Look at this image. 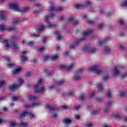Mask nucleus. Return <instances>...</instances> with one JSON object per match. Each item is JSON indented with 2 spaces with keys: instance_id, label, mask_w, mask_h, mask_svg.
Returning a JSON list of instances; mask_svg holds the SVG:
<instances>
[{
  "instance_id": "nucleus-16",
  "label": "nucleus",
  "mask_w": 127,
  "mask_h": 127,
  "mask_svg": "<svg viewBox=\"0 0 127 127\" xmlns=\"http://www.w3.org/2000/svg\"><path fill=\"white\" fill-rule=\"evenodd\" d=\"M94 32V30L90 29L86 32H84L83 33V36L85 37V36H87V35H89V34H91V33H93Z\"/></svg>"
},
{
  "instance_id": "nucleus-60",
  "label": "nucleus",
  "mask_w": 127,
  "mask_h": 127,
  "mask_svg": "<svg viewBox=\"0 0 127 127\" xmlns=\"http://www.w3.org/2000/svg\"><path fill=\"white\" fill-rule=\"evenodd\" d=\"M74 110H78L79 109H80V105H75L73 107Z\"/></svg>"
},
{
  "instance_id": "nucleus-15",
  "label": "nucleus",
  "mask_w": 127,
  "mask_h": 127,
  "mask_svg": "<svg viewBox=\"0 0 127 127\" xmlns=\"http://www.w3.org/2000/svg\"><path fill=\"white\" fill-rule=\"evenodd\" d=\"M7 17V16L3 13V12H0V20H4Z\"/></svg>"
},
{
  "instance_id": "nucleus-31",
  "label": "nucleus",
  "mask_w": 127,
  "mask_h": 127,
  "mask_svg": "<svg viewBox=\"0 0 127 127\" xmlns=\"http://www.w3.org/2000/svg\"><path fill=\"white\" fill-rule=\"evenodd\" d=\"M98 91L99 92H102L103 91V85L100 83L98 85Z\"/></svg>"
},
{
  "instance_id": "nucleus-45",
  "label": "nucleus",
  "mask_w": 127,
  "mask_h": 127,
  "mask_svg": "<svg viewBox=\"0 0 127 127\" xmlns=\"http://www.w3.org/2000/svg\"><path fill=\"white\" fill-rule=\"evenodd\" d=\"M74 118L75 120H77V121H79L80 119H81V117H80V115L79 114H76L74 116Z\"/></svg>"
},
{
  "instance_id": "nucleus-34",
  "label": "nucleus",
  "mask_w": 127,
  "mask_h": 127,
  "mask_svg": "<svg viewBox=\"0 0 127 127\" xmlns=\"http://www.w3.org/2000/svg\"><path fill=\"white\" fill-rule=\"evenodd\" d=\"M87 23H88V24H90V25H93V24L95 23V21H94L93 20L88 19L87 20Z\"/></svg>"
},
{
  "instance_id": "nucleus-51",
  "label": "nucleus",
  "mask_w": 127,
  "mask_h": 127,
  "mask_svg": "<svg viewBox=\"0 0 127 127\" xmlns=\"http://www.w3.org/2000/svg\"><path fill=\"white\" fill-rule=\"evenodd\" d=\"M28 116L30 117V118H34V117H35V116L34 115H33V114H32V113H29V112H28Z\"/></svg>"
},
{
  "instance_id": "nucleus-61",
  "label": "nucleus",
  "mask_w": 127,
  "mask_h": 127,
  "mask_svg": "<svg viewBox=\"0 0 127 127\" xmlns=\"http://www.w3.org/2000/svg\"><path fill=\"white\" fill-rule=\"evenodd\" d=\"M19 21V19L16 18L14 20L13 22L14 23H18Z\"/></svg>"
},
{
  "instance_id": "nucleus-24",
  "label": "nucleus",
  "mask_w": 127,
  "mask_h": 127,
  "mask_svg": "<svg viewBox=\"0 0 127 127\" xmlns=\"http://www.w3.org/2000/svg\"><path fill=\"white\" fill-rule=\"evenodd\" d=\"M110 52H111V49L108 47L105 48L104 50L105 54H110Z\"/></svg>"
},
{
  "instance_id": "nucleus-10",
  "label": "nucleus",
  "mask_w": 127,
  "mask_h": 127,
  "mask_svg": "<svg viewBox=\"0 0 127 127\" xmlns=\"http://www.w3.org/2000/svg\"><path fill=\"white\" fill-rule=\"evenodd\" d=\"M74 67V64H72L69 66H65L63 64H61L60 65V69H64V70H66L67 71H69V70H71V69H73Z\"/></svg>"
},
{
  "instance_id": "nucleus-55",
  "label": "nucleus",
  "mask_w": 127,
  "mask_h": 127,
  "mask_svg": "<svg viewBox=\"0 0 127 127\" xmlns=\"http://www.w3.org/2000/svg\"><path fill=\"white\" fill-rule=\"evenodd\" d=\"M57 57H58V56H57V55L54 56H52L51 57V60H56V59H57Z\"/></svg>"
},
{
  "instance_id": "nucleus-12",
  "label": "nucleus",
  "mask_w": 127,
  "mask_h": 127,
  "mask_svg": "<svg viewBox=\"0 0 127 127\" xmlns=\"http://www.w3.org/2000/svg\"><path fill=\"white\" fill-rule=\"evenodd\" d=\"M106 107L103 109L104 113H108L112 107V102H109L106 103Z\"/></svg>"
},
{
  "instance_id": "nucleus-41",
  "label": "nucleus",
  "mask_w": 127,
  "mask_h": 127,
  "mask_svg": "<svg viewBox=\"0 0 127 127\" xmlns=\"http://www.w3.org/2000/svg\"><path fill=\"white\" fill-rule=\"evenodd\" d=\"M20 125L22 127H27L28 124L26 123L21 122Z\"/></svg>"
},
{
  "instance_id": "nucleus-29",
  "label": "nucleus",
  "mask_w": 127,
  "mask_h": 127,
  "mask_svg": "<svg viewBox=\"0 0 127 127\" xmlns=\"http://www.w3.org/2000/svg\"><path fill=\"white\" fill-rule=\"evenodd\" d=\"M75 8H77V9H80V8H83L84 6L81 4H76L74 6Z\"/></svg>"
},
{
  "instance_id": "nucleus-40",
  "label": "nucleus",
  "mask_w": 127,
  "mask_h": 127,
  "mask_svg": "<svg viewBox=\"0 0 127 127\" xmlns=\"http://www.w3.org/2000/svg\"><path fill=\"white\" fill-rule=\"evenodd\" d=\"M7 66L8 68H13L15 66V64H7Z\"/></svg>"
},
{
  "instance_id": "nucleus-49",
  "label": "nucleus",
  "mask_w": 127,
  "mask_h": 127,
  "mask_svg": "<svg viewBox=\"0 0 127 127\" xmlns=\"http://www.w3.org/2000/svg\"><path fill=\"white\" fill-rule=\"evenodd\" d=\"M61 108L62 109V110H67V109H68V106L65 105L62 106Z\"/></svg>"
},
{
  "instance_id": "nucleus-23",
  "label": "nucleus",
  "mask_w": 127,
  "mask_h": 127,
  "mask_svg": "<svg viewBox=\"0 0 127 127\" xmlns=\"http://www.w3.org/2000/svg\"><path fill=\"white\" fill-rule=\"evenodd\" d=\"M21 67H18V68L14 70L13 71V74H17L18 73H19V72H20V71H21Z\"/></svg>"
},
{
  "instance_id": "nucleus-5",
  "label": "nucleus",
  "mask_w": 127,
  "mask_h": 127,
  "mask_svg": "<svg viewBox=\"0 0 127 127\" xmlns=\"http://www.w3.org/2000/svg\"><path fill=\"white\" fill-rule=\"evenodd\" d=\"M4 44H5L6 48H9V47H11L13 50H17L18 49V46L17 45V44L15 43H12L9 45L7 40H5L4 41Z\"/></svg>"
},
{
  "instance_id": "nucleus-62",
  "label": "nucleus",
  "mask_w": 127,
  "mask_h": 127,
  "mask_svg": "<svg viewBox=\"0 0 127 127\" xmlns=\"http://www.w3.org/2000/svg\"><path fill=\"white\" fill-rule=\"evenodd\" d=\"M103 27H104V24H101L98 26V28L100 30L102 29V28H103Z\"/></svg>"
},
{
  "instance_id": "nucleus-53",
  "label": "nucleus",
  "mask_w": 127,
  "mask_h": 127,
  "mask_svg": "<svg viewBox=\"0 0 127 127\" xmlns=\"http://www.w3.org/2000/svg\"><path fill=\"white\" fill-rule=\"evenodd\" d=\"M49 59V56H46L44 57L43 60L44 61H47Z\"/></svg>"
},
{
  "instance_id": "nucleus-63",
  "label": "nucleus",
  "mask_w": 127,
  "mask_h": 127,
  "mask_svg": "<svg viewBox=\"0 0 127 127\" xmlns=\"http://www.w3.org/2000/svg\"><path fill=\"white\" fill-rule=\"evenodd\" d=\"M18 36H13L11 38V39H12L13 40H15V39H17V38H18Z\"/></svg>"
},
{
  "instance_id": "nucleus-56",
  "label": "nucleus",
  "mask_w": 127,
  "mask_h": 127,
  "mask_svg": "<svg viewBox=\"0 0 127 127\" xmlns=\"http://www.w3.org/2000/svg\"><path fill=\"white\" fill-rule=\"evenodd\" d=\"M73 23L74 25H78L79 24V22L77 20H75L73 21Z\"/></svg>"
},
{
  "instance_id": "nucleus-58",
  "label": "nucleus",
  "mask_w": 127,
  "mask_h": 127,
  "mask_svg": "<svg viewBox=\"0 0 127 127\" xmlns=\"http://www.w3.org/2000/svg\"><path fill=\"white\" fill-rule=\"evenodd\" d=\"M5 59L7 61V62H8V63L11 62V60L10 59V58H5Z\"/></svg>"
},
{
  "instance_id": "nucleus-37",
  "label": "nucleus",
  "mask_w": 127,
  "mask_h": 127,
  "mask_svg": "<svg viewBox=\"0 0 127 127\" xmlns=\"http://www.w3.org/2000/svg\"><path fill=\"white\" fill-rule=\"evenodd\" d=\"M5 85V81H2L0 82V88H2V87H4Z\"/></svg>"
},
{
  "instance_id": "nucleus-50",
  "label": "nucleus",
  "mask_w": 127,
  "mask_h": 127,
  "mask_svg": "<svg viewBox=\"0 0 127 127\" xmlns=\"http://www.w3.org/2000/svg\"><path fill=\"white\" fill-rule=\"evenodd\" d=\"M126 77H127V73H123L121 74V78H126Z\"/></svg>"
},
{
  "instance_id": "nucleus-11",
  "label": "nucleus",
  "mask_w": 127,
  "mask_h": 127,
  "mask_svg": "<svg viewBox=\"0 0 127 127\" xmlns=\"http://www.w3.org/2000/svg\"><path fill=\"white\" fill-rule=\"evenodd\" d=\"M16 30V28L15 27L4 28V26H3V25H0V31H2L3 30H7V31H14Z\"/></svg>"
},
{
  "instance_id": "nucleus-6",
  "label": "nucleus",
  "mask_w": 127,
  "mask_h": 127,
  "mask_svg": "<svg viewBox=\"0 0 127 127\" xmlns=\"http://www.w3.org/2000/svg\"><path fill=\"white\" fill-rule=\"evenodd\" d=\"M50 6L49 7L50 12H53L54 11H61L62 8L61 7H56L55 5H53L52 1L49 2Z\"/></svg>"
},
{
  "instance_id": "nucleus-64",
  "label": "nucleus",
  "mask_w": 127,
  "mask_h": 127,
  "mask_svg": "<svg viewBox=\"0 0 127 127\" xmlns=\"http://www.w3.org/2000/svg\"><path fill=\"white\" fill-rule=\"evenodd\" d=\"M119 23L121 25H123L124 24V23H125V22H124V21H123V20H120L119 21Z\"/></svg>"
},
{
  "instance_id": "nucleus-38",
  "label": "nucleus",
  "mask_w": 127,
  "mask_h": 127,
  "mask_svg": "<svg viewBox=\"0 0 127 127\" xmlns=\"http://www.w3.org/2000/svg\"><path fill=\"white\" fill-rule=\"evenodd\" d=\"M52 117L53 118H54L55 119H56L58 118V114H56V113L53 112L52 113Z\"/></svg>"
},
{
  "instance_id": "nucleus-19",
  "label": "nucleus",
  "mask_w": 127,
  "mask_h": 127,
  "mask_svg": "<svg viewBox=\"0 0 127 127\" xmlns=\"http://www.w3.org/2000/svg\"><path fill=\"white\" fill-rule=\"evenodd\" d=\"M55 34L57 35V39L58 40H61L62 39V36H61V34H60V32L59 31H56Z\"/></svg>"
},
{
  "instance_id": "nucleus-2",
  "label": "nucleus",
  "mask_w": 127,
  "mask_h": 127,
  "mask_svg": "<svg viewBox=\"0 0 127 127\" xmlns=\"http://www.w3.org/2000/svg\"><path fill=\"white\" fill-rule=\"evenodd\" d=\"M50 17H52L53 18L55 17V14L52 13L50 15L45 17L44 20L45 22L46 23L47 27H49V28H57V27H58V25L57 24H51V22L49 20V19H50Z\"/></svg>"
},
{
  "instance_id": "nucleus-36",
  "label": "nucleus",
  "mask_w": 127,
  "mask_h": 127,
  "mask_svg": "<svg viewBox=\"0 0 127 127\" xmlns=\"http://www.w3.org/2000/svg\"><path fill=\"white\" fill-rule=\"evenodd\" d=\"M21 59L22 62H25L27 60V58L23 55L21 56Z\"/></svg>"
},
{
  "instance_id": "nucleus-27",
  "label": "nucleus",
  "mask_w": 127,
  "mask_h": 127,
  "mask_svg": "<svg viewBox=\"0 0 127 127\" xmlns=\"http://www.w3.org/2000/svg\"><path fill=\"white\" fill-rule=\"evenodd\" d=\"M38 106H41V103H32V107H38Z\"/></svg>"
},
{
  "instance_id": "nucleus-46",
  "label": "nucleus",
  "mask_w": 127,
  "mask_h": 127,
  "mask_svg": "<svg viewBox=\"0 0 127 127\" xmlns=\"http://www.w3.org/2000/svg\"><path fill=\"white\" fill-rule=\"evenodd\" d=\"M103 80H104V81H105V82L108 81V80H109V75H106V76L103 77Z\"/></svg>"
},
{
  "instance_id": "nucleus-47",
  "label": "nucleus",
  "mask_w": 127,
  "mask_h": 127,
  "mask_svg": "<svg viewBox=\"0 0 127 127\" xmlns=\"http://www.w3.org/2000/svg\"><path fill=\"white\" fill-rule=\"evenodd\" d=\"M46 75L47 76V77H50L51 76H52V71L49 72L48 71L46 72Z\"/></svg>"
},
{
  "instance_id": "nucleus-25",
  "label": "nucleus",
  "mask_w": 127,
  "mask_h": 127,
  "mask_svg": "<svg viewBox=\"0 0 127 127\" xmlns=\"http://www.w3.org/2000/svg\"><path fill=\"white\" fill-rule=\"evenodd\" d=\"M79 100L81 101V102H83V101H84L85 100V95L84 93H82L80 94V96L79 97Z\"/></svg>"
},
{
  "instance_id": "nucleus-43",
  "label": "nucleus",
  "mask_w": 127,
  "mask_h": 127,
  "mask_svg": "<svg viewBox=\"0 0 127 127\" xmlns=\"http://www.w3.org/2000/svg\"><path fill=\"white\" fill-rule=\"evenodd\" d=\"M41 11H43V9L35 10H34V13H39V12H41Z\"/></svg>"
},
{
  "instance_id": "nucleus-26",
  "label": "nucleus",
  "mask_w": 127,
  "mask_h": 127,
  "mask_svg": "<svg viewBox=\"0 0 127 127\" xmlns=\"http://www.w3.org/2000/svg\"><path fill=\"white\" fill-rule=\"evenodd\" d=\"M120 96L121 98H125L127 94H126V92L125 91H121L120 92Z\"/></svg>"
},
{
  "instance_id": "nucleus-54",
  "label": "nucleus",
  "mask_w": 127,
  "mask_h": 127,
  "mask_svg": "<svg viewBox=\"0 0 127 127\" xmlns=\"http://www.w3.org/2000/svg\"><path fill=\"white\" fill-rule=\"evenodd\" d=\"M31 37H33L35 38H36L37 37H39V35L35 34H33L31 35Z\"/></svg>"
},
{
  "instance_id": "nucleus-39",
  "label": "nucleus",
  "mask_w": 127,
  "mask_h": 127,
  "mask_svg": "<svg viewBox=\"0 0 127 127\" xmlns=\"http://www.w3.org/2000/svg\"><path fill=\"white\" fill-rule=\"evenodd\" d=\"M34 44V42L30 41L26 43L27 46H32Z\"/></svg>"
},
{
  "instance_id": "nucleus-33",
  "label": "nucleus",
  "mask_w": 127,
  "mask_h": 127,
  "mask_svg": "<svg viewBox=\"0 0 127 127\" xmlns=\"http://www.w3.org/2000/svg\"><path fill=\"white\" fill-rule=\"evenodd\" d=\"M119 73H120V71H119V70H118V68L117 67H115L114 68V75H118V74H119Z\"/></svg>"
},
{
  "instance_id": "nucleus-32",
  "label": "nucleus",
  "mask_w": 127,
  "mask_h": 127,
  "mask_svg": "<svg viewBox=\"0 0 127 127\" xmlns=\"http://www.w3.org/2000/svg\"><path fill=\"white\" fill-rule=\"evenodd\" d=\"M96 51H97V49L96 48H90L89 50V53H96Z\"/></svg>"
},
{
  "instance_id": "nucleus-48",
  "label": "nucleus",
  "mask_w": 127,
  "mask_h": 127,
  "mask_svg": "<svg viewBox=\"0 0 127 127\" xmlns=\"http://www.w3.org/2000/svg\"><path fill=\"white\" fill-rule=\"evenodd\" d=\"M16 125V123H15V122H11L10 123V127H15Z\"/></svg>"
},
{
  "instance_id": "nucleus-4",
  "label": "nucleus",
  "mask_w": 127,
  "mask_h": 127,
  "mask_svg": "<svg viewBox=\"0 0 127 127\" xmlns=\"http://www.w3.org/2000/svg\"><path fill=\"white\" fill-rule=\"evenodd\" d=\"M18 82L19 83V84H13L8 86V89L11 92H14L15 90H17V88H18V87H19L20 86H21V84H22V83H23L24 81L22 78H19Z\"/></svg>"
},
{
  "instance_id": "nucleus-44",
  "label": "nucleus",
  "mask_w": 127,
  "mask_h": 127,
  "mask_svg": "<svg viewBox=\"0 0 127 127\" xmlns=\"http://www.w3.org/2000/svg\"><path fill=\"white\" fill-rule=\"evenodd\" d=\"M98 114H99L98 111H94L91 113V115H92V116H96V115H98Z\"/></svg>"
},
{
  "instance_id": "nucleus-28",
  "label": "nucleus",
  "mask_w": 127,
  "mask_h": 127,
  "mask_svg": "<svg viewBox=\"0 0 127 127\" xmlns=\"http://www.w3.org/2000/svg\"><path fill=\"white\" fill-rule=\"evenodd\" d=\"M90 49H91V48L88 46H86L83 48V51H86L87 52H90Z\"/></svg>"
},
{
  "instance_id": "nucleus-8",
  "label": "nucleus",
  "mask_w": 127,
  "mask_h": 127,
  "mask_svg": "<svg viewBox=\"0 0 127 127\" xmlns=\"http://www.w3.org/2000/svg\"><path fill=\"white\" fill-rule=\"evenodd\" d=\"M89 70L90 71H92V72H95L97 74H100L102 72V70L98 65H94L90 67Z\"/></svg>"
},
{
  "instance_id": "nucleus-13",
  "label": "nucleus",
  "mask_w": 127,
  "mask_h": 127,
  "mask_svg": "<svg viewBox=\"0 0 127 127\" xmlns=\"http://www.w3.org/2000/svg\"><path fill=\"white\" fill-rule=\"evenodd\" d=\"M63 123L66 125V126H68L72 123V121L69 118H65L63 120Z\"/></svg>"
},
{
  "instance_id": "nucleus-35",
  "label": "nucleus",
  "mask_w": 127,
  "mask_h": 127,
  "mask_svg": "<svg viewBox=\"0 0 127 127\" xmlns=\"http://www.w3.org/2000/svg\"><path fill=\"white\" fill-rule=\"evenodd\" d=\"M114 118L116 119V120H120L122 118L120 114H115L114 115Z\"/></svg>"
},
{
  "instance_id": "nucleus-14",
  "label": "nucleus",
  "mask_w": 127,
  "mask_h": 127,
  "mask_svg": "<svg viewBox=\"0 0 127 127\" xmlns=\"http://www.w3.org/2000/svg\"><path fill=\"white\" fill-rule=\"evenodd\" d=\"M46 108L51 112H54V111H57V110H58V109H57L56 107H53L51 105H47L46 106Z\"/></svg>"
},
{
  "instance_id": "nucleus-20",
  "label": "nucleus",
  "mask_w": 127,
  "mask_h": 127,
  "mask_svg": "<svg viewBox=\"0 0 127 127\" xmlns=\"http://www.w3.org/2000/svg\"><path fill=\"white\" fill-rule=\"evenodd\" d=\"M29 99L31 101H35V100H37V99H38V97L35 96H32V95L30 94L29 95Z\"/></svg>"
},
{
  "instance_id": "nucleus-42",
  "label": "nucleus",
  "mask_w": 127,
  "mask_h": 127,
  "mask_svg": "<svg viewBox=\"0 0 127 127\" xmlns=\"http://www.w3.org/2000/svg\"><path fill=\"white\" fill-rule=\"evenodd\" d=\"M18 99H19V96L13 97L12 101L14 102H17V100H18Z\"/></svg>"
},
{
  "instance_id": "nucleus-3",
  "label": "nucleus",
  "mask_w": 127,
  "mask_h": 127,
  "mask_svg": "<svg viewBox=\"0 0 127 127\" xmlns=\"http://www.w3.org/2000/svg\"><path fill=\"white\" fill-rule=\"evenodd\" d=\"M40 85H42V79H41L38 80V84L35 86V90L36 93H45V92H46V90H45L44 86L41 87L40 89H39Z\"/></svg>"
},
{
  "instance_id": "nucleus-57",
  "label": "nucleus",
  "mask_w": 127,
  "mask_h": 127,
  "mask_svg": "<svg viewBox=\"0 0 127 127\" xmlns=\"http://www.w3.org/2000/svg\"><path fill=\"white\" fill-rule=\"evenodd\" d=\"M32 75V73L29 72L26 73V77H28L29 78V77H31Z\"/></svg>"
},
{
  "instance_id": "nucleus-18",
  "label": "nucleus",
  "mask_w": 127,
  "mask_h": 127,
  "mask_svg": "<svg viewBox=\"0 0 127 127\" xmlns=\"http://www.w3.org/2000/svg\"><path fill=\"white\" fill-rule=\"evenodd\" d=\"M64 83H65V80H64V79H62L61 80L56 81V84L59 86H62Z\"/></svg>"
},
{
  "instance_id": "nucleus-52",
  "label": "nucleus",
  "mask_w": 127,
  "mask_h": 127,
  "mask_svg": "<svg viewBox=\"0 0 127 127\" xmlns=\"http://www.w3.org/2000/svg\"><path fill=\"white\" fill-rule=\"evenodd\" d=\"M107 96L108 98H111L112 97V92L109 91L107 93Z\"/></svg>"
},
{
  "instance_id": "nucleus-9",
  "label": "nucleus",
  "mask_w": 127,
  "mask_h": 127,
  "mask_svg": "<svg viewBox=\"0 0 127 127\" xmlns=\"http://www.w3.org/2000/svg\"><path fill=\"white\" fill-rule=\"evenodd\" d=\"M83 40H85V38L80 39L78 41L76 42L75 43L70 45L69 46V49L73 50V49L76 48L78 45H79V43L81 42V41H83Z\"/></svg>"
},
{
  "instance_id": "nucleus-22",
  "label": "nucleus",
  "mask_w": 127,
  "mask_h": 127,
  "mask_svg": "<svg viewBox=\"0 0 127 127\" xmlns=\"http://www.w3.org/2000/svg\"><path fill=\"white\" fill-rule=\"evenodd\" d=\"M108 39H105L104 40L99 42L98 43L99 46H101L102 44H105V43H107L108 42Z\"/></svg>"
},
{
  "instance_id": "nucleus-1",
  "label": "nucleus",
  "mask_w": 127,
  "mask_h": 127,
  "mask_svg": "<svg viewBox=\"0 0 127 127\" xmlns=\"http://www.w3.org/2000/svg\"><path fill=\"white\" fill-rule=\"evenodd\" d=\"M9 7L10 9H13L14 11H17L18 12H27L29 9L28 7H25L19 9V4L17 3H11L9 4Z\"/></svg>"
},
{
  "instance_id": "nucleus-7",
  "label": "nucleus",
  "mask_w": 127,
  "mask_h": 127,
  "mask_svg": "<svg viewBox=\"0 0 127 127\" xmlns=\"http://www.w3.org/2000/svg\"><path fill=\"white\" fill-rule=\"evenodd\" d=\"M83 72V69L82 68L78 69L77 71L75 72L74 76V80L75 81H79V80H81L82 79V73Z\"/></svg>"
},
{
  "instance_id": "nucleus-30",
  "label": "nucleus",
  "mask_w": 127,
  "mask_h": 127,
  "mask_svg": "<svg viewBox=\"0 0 127 127\" xmlns=\"http://www.w3.org/2000/svg\"><path fill=\"white\" fill-rule=\"evenodd\" d=\"M85 5L86 7H89V6L92 5V2H90V1H86Z\"/></svg>"
},
{
  "instance_id": "nucleus-59",
  "label": "nucleus",
  "mask_w": 127,
  "mask_h": 127,
  "mask_svg": "<svg viewBox=\"0 0 127 127\" xmlns=\"http://www.w3.org/2000/svg\"><path fill=\"white\" fill-rule=\"evenodd\" d=\"M90 98H93V97H94V96H95V92L92 91L91 92V93L90 94Z\"/></svg>"
},
{
  "instance_id": "nucleus-21",
  "label": "nucleus",
  "mask_w": 127,
  "mask_h": 127,
  "mask_svg": "<svg viewBox=\"0 0 127 127\" xmlns=\"http://www.w3.org/2000/svg\"><path fill=\"white\" fill-rule=\"evenodd\" d=\"M121 6L122 7H127V0H123L121 3H120Z\"/></svg>"
},
{
  "instance_id": "nucleus-17",
  "label": "nucleus",
  "mask_w": 127,
  "mask_h": 127,
  "mask_svg": "<svg viewBox=\"0 0 127 127\" xmlns=\"http://www.w3.org/2000/svg\"><path fill=\"white\" fill-rule=\"evenodd\" d=\"M26 116H28V112L25 111L20 114V119H22L23 118H25Z\"/></svg>"
}]
</instances>
